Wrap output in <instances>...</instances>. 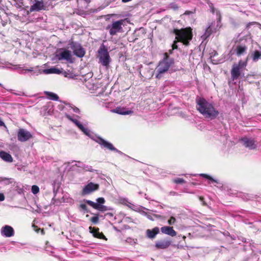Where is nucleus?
<instances>
[{
    "instance_id": "c03bdc74",
    "label": "nucleus",
    "mask_w": 261,
    "mask_h": 261,
    "mask_svg": "<svg viewBox=\"0 0 261 261\" xmlns=\"http://www.w3.org/2000/svg\"><path fill=\"white\" fill-rule=\"evenodd\" d=\"M73 111L75 113H79L80 110L77 108H75L73 109Z\"/></svg>"
},
{
    "instance_id": "603ef678",
    "label": "nucleus",
    "mask_w": 261,
    "mask_h": 261,
    "mask_svg": "<svg viewBox=\"0 0 261 261\" xmlns=\"http://www.w3.org/2000/svg\"><path fill=\"white\" fill-rule=\"evenodd\" d=\"M33 226L35 227H37V226H36L35 225H33Z\"/></svg>"
},
{
    "instance_id": "4c0bfd02",
    "label": "nucleus",
    "mask_w": 261,
    "mask_h": 261,
    "mask_svg": "<svg viewBox=\"0 0 261 261\" xmlns=\"http://www.w3.org/2000/svg\"><path fill=\"white\" fill-rule=\"evenodd\" d=\"M206 179H209V180H211L213 182L218 183V181H217V180L214 179L213 177H212L209 175H207Z\"/></svg>"
},
{
    "instance_id": "dca6fc26",
    "label": "nucleus",
    "mask_w": 261,
    "mask_h": 261,
    "mask_svg": "<svg viewBox=\"0 0 261 261\" xmlns=\"http://www.w3.org/2000/svg\"><path fill=\"white\" fill-rule=\"evenodd\" d=\"M161 231L162 233L167 234L172 237H175L177 234V232L172 226H165L161 228Z\"/></svg>"
},
{
    "instance_id": "37998d69",
    "label": "nucleus",
    "mask_w": 261,
    "mask_h": 261,
    "mask_svg": "<svg viewBox=\"0 0 261 261\" xmlns=\"http://www.w3.org/2000/svg\"><path fill=\"white\" fill-rule=\"evenodd\" d=\"M164 56H165V58L163 60H167V59H169L168 54L167 53H165Z\"/></svg>"
},
{
    "instance_id": "39448f33",
    "label": "nucleus",
    "mask_w": 261,
    "mask_h": 261,
    "mask_svg": "<svg viewBox=\"0 0 261 261\" xmlns=\"http://www.w3.org/2000/svg\"><path fill=\"white\" fill-rule=\"evenodd\" d=\"M125 19H120L114 21L112 24L109 25L107 29L109 30V34L111 36L116 35L118 33L123 32L122 25H124Z\"/></svg>"
},
{
    "instance_id": "f257e3e1",
    "label": "nucleus",
    "mask_w": 261,
    "mask_h": 261,
    "mask_svg": "<svg viewBox=\"0 0 261 261\" xmlns=\"http://www.w3.org/2000/svg\"><path fill=\"white\" fill-rule=\"evenodd\" d=\"M197 110L205 118L211 120L216 118L219 115V112L215 109L213 105L206 101L204 98L196 99Z\"/></svg>"
},
{
    "instance_id": "e433bc0d",
    "label": "nucleus",
    "mask_w": 261,
    "mask_h": 261,
    "mask_svg": "<svg viewBox=\"0 0 261 261\" xmlns=\"http://www.w3.org/2000/svg\"><path fill=\"white\" fill-rule=\"evenodd\" d=\"M177 40H175L172 45V49H175L178 48V46L177 45Z\"/></svg>"
},
{
    "instance_id": "f704fd0d",
    "label": "nucleus",
    "mask_w": 261,
    "mask_h": 261,
    "mask_svg": "<svg viewBox=\"0 0 261 261\" xmlns=\"http://www.w3.org/2000/svg\"><path fill=\"white\" fill-rule=\"evenodd\" d=\"M96 201L98 203L97 204H101L105 202V200L103 197H99L96 199Z\"/></svg>"
},
{
    "instance_id": "cd10ccee",
    "label": "nucleus",
    "mask_w": 261,
    "mask_h": 261,
    "mask_svg": "<svg viewBox=\"0 0 261 261\" xmlns=\"http://www.w3.org/2000/svg\"><path fill=\"white\" fill-rule=\"evenodd\" d=\"M173 182L176 184H184L186 183V180L181 178H176L173 179Z\"/></svg>"
},
{
    "instance_id": "4be33fe9",
    "label": "nucleus",
    "mask_w": 261,
    "mask_h": 261,
    "mask_svg": "<svg viewBox=\"0 0 261 261\" xmlns=\"http://www.w3.org/2000/svg\"><path fill=\"white\" fill-rule=\"evenodd\" d=\"M247 49V47L245 45H238L236 48L237 55L238 56H240L241 55L244 54L246 51Z\"/></svg>"
},
{
    "instance_id": "a878e982",
    "label": "nucleus",
    "mask_w": 261,
    "mask_h": 261,
    "mask_svg": "<svg viewBox=\"0 0 261 261\" xmlns=\"http://www.w3.org/2000/svg\"><path fill=\"white\" fill-rule=\"evenodd\" d=\"M212 33V29L211 26H208L205 30L204 34L203 35L202 37L204 39H206L209 37Z\"/></svg>"
},
{
    "instance_id": "9d476101",
    "label": "nucleus",
    "mask_w": 261,
    "mask_h": 261,
    "mask_svg": "<svg viewBox=\"0 0 261 261\" xmlns=\"http://www.w3.org/2000/svg\"><path fill=\"white\" fill-rule=\"evenodd\" d=\"M99 185L98 184H94L90 182L84 187L83 189L82 194L88 195L91 193L99 189Z\"/></svg>"
},
{
    "instance_id": "b1692460",
    "label": "nucleus",
    "mask_w": 261,
    "mask_h": 261,
    "mask_svg": "<svg viewBox=\"0 0 261 261\" xmlns=\"http://www.w3.org/2000/svg\"><path fill=\"white\" fill-rule=\"evenodd\" d=\"M44 93L46 95L48 96L49 97L50 99L57 101L59 100V96L55 93H54L53 92H48V91H45L44 92Z\"/></svg>"
},
{
    "instance_id": "a19ab883",
    "label": "nucleus",
    "mask_w": 261,
    "mask_h": 261,
    "mask_svg": "<svg viewBox=\"0 0 261 261\" xmlns=\"http://www.w3.org/2000/svg\"><path fill=\"white\" fill-rule=\"evenodd\" d=\"M0 126H4L5 127H6V126L5 124V123L2 121V120L1 119V118H0Z\"/></svg>"
},
{
    "instance_id": "79ce46f5",
    "label": "nucleus",
    "mask_w": 261,
    "mask_h": 261,
    "mask_svg": "<svg viewBox=\"0 0 261 261\" xmlns=\"http://www.w3.org/2000/svg\"><path fill=\"white\" fill-rule=\"evenodd\" d=\"M106 216H108L109 217H113L114 216V215L112 213H107L105 215Z\"/></svg>"
},
{
    "instance_id": "ea45409f",
    "label": "nucleus",
    "mask_w": 261,
    "mask_h": 261,
    "mask_svg": "<svg viewBox=\"0 0 261 261\" xmlns=\"http://www.w3.org/2000/svg\"><path fill=\"white\" fill-rule=\"evenodd\" d=\"M5 200V196L4 194L0 193V201H2Z\"/></svg>"
},
{
    "instance_id": "49530a36",
    "label": "nucleus",
    "mask_w": 261,
    "mask_h": 261,
    "mask_svg": "<svg viewBox=\"0 0 261 261\" xmlns=\"http://www.w3.org/2000/svg\"><path fill=\"white\" fill-rule=\"evenodd\" d=\"M200 175L205 178H206L208 175L206 174H201Z\"/></svg>"
},
{
    "instance_id": "5701e85b",
    "label": "nucleus",
    "mask_w": 261,
    "mask_h": 261,
    "mask_svg": "<svg viewBox=\"0 0 261 261\" xmlns=\"http://www.w3.org/2000/svg\"><path fill=\"white\" fill-rule=\"evenodd\" d=\"M73 122L85 134H87V129L83 125V124L77 120L74 119L72 120Z\"/></svg>"
},
{
    "instance_id": "72a5a7b5",
    "label": "nucleus",
    "mask_w": 261,
    "mask_h": 261,
    "mask_svg": "<svg viewBox=\"0 0 261 261\" xmlns=\"http://www.w3.org/2000/svg\"><path fill=\"white\" fill-rule=\"evenodd\" d=\"M208 4L209 5V7L211 9V12L213 13V14H214L215 13V8H214V6L213 5V4L210 2V3H208Z\"/></svg>"
},
{
    "instance_id": "58836bf2",
    "label": "nucleus",
    "mask_w": 261,
    "mask_h": 261,
    "mask_svg": "<svg viewBox=\"0 0 261 261\" xmlns=\"http://www.w3.org/2000/svg\"><path fill=\"white\" fill-rule=\"evenodd\" d=\"M36 231L38 232L39 231L40 232H41L42 234H45V231L43 229H41V228H38L36 230Z\"/></svg>"
},
{
    "instance_id": "c9c22d12",
    "label": "nucleus",
    "mask_w": 261,
    "mask_h": 261,
    "mask_svg": "<svg viewBox=\"0 0 261 261\" xmlns=\"http://www.w3.org/2000/svg\"><path fill=\"white\" fill-rule=\"evenodd\" d=\"M199 200L202 202V205L203 206H206L207 203L204 200V198L203 196H199Z\"/></svg>"
},
{
    "instance_id": "4468645a",
    "label": "nucleus",
    "mask_w": 261,
    "mask_h": 261,
    "mask_svg": "<svg viewBox=\"0 0 261 261\" xmlns=\"http://www.w3.org/2000/svg\"><path fill=\"white\" fill-rule=\"evenodd\" d=\"M171 244V241L168 239L158 241L155 243V246L157 249H165Z\"/></svg>"
},
{
    "instance_id": "a18cd8bd",
    "label": "nucleus",
    "mask_w": 261,
    "mask_h": 261,
    "mask_svg": "<svg viewBox=\"0 0 261 261\" xmlns=\"http://www.w3.org/2000/svg\"><path fill=\"white\" fill-rule=\"evenodd\" d=\"M8 178H4V177H0V182L5 181L6 180H8Z\"/></svg>"
},
{
    "instance_id": "09e8293b",
    "label": "nucleus",
    "mask_w": 261,
    "mask_h": 261,
    "mask_svg": "<svg viewBox=\"0 0 261 261\" xmlns=\"http://www.w3.org/2000/svg\"><path fill=\"white\" fill-rule=\"evenodd\" d=\"M191 13V12L190 11H187L185 12V14H190Z\"/></svg>"
},
{
    "instance_id": "0eeeda50",
    "label": "nucleus",
    "mask_w": 261,
    "mask_h": 261,
    "mask_svg": "<svg viewBox=\"0 0 261 261\" xmlns=\"http://www.w3.org/2000/svg\"><path fill=\"white\" fill-rule=\"evenodd\" d=\"M69 44L70 45L75 56L79 58H82L85 56V50L80 43L71 40Z\"/></svg>"
},
{
    "instance_id": "ddd939ff",
    "label": "nucleus",
    "mask_w": 261,
    "mask_h": 261,
    "mask_svg": "<svg viewBox=\"0 0 261 261\" xmlns=\"http://www.w3.org/2000/svg\"><path fill=\"white\" fill-rule=\"evenodd\" d=\"M45 9V7L42 1L35 0V3L31 6L30 11V12L40 11Z\"/></svg>"
},
{
    "instance_id": "f03ea898",
    "label": "nucleus",
    "mask_w": 261,
    "mask_h": 261,
    "mask_svg": "<svg viewBox=\"0 0 261 261\" xmlns=\"http://www.w3.org/2000/svg\"><path fill=\"white\" fill-rule=\"evenodd\" d=\"M173 33L175 35V39L177 41L182 43L187 46L190 45V41L193 38L192 29L190 27L180 30L174 29Z\"/></svg>"
},
{
    "instance_id": "6ab92c4d",
    "label": "nucleus",
    "mask_w": 261,
    "mask_h": 261,
    "mask_svg": "<svg viewBox=\"0 0 261 261\" xmlns=\"http://www.w3.org/2000/svg\"><path fill=\"white\" fill-rule=\"evenodd\" d=\"M160 233V229L158 227H155L152 229H148L146 231V237L149 239H154Z\"/></svg>"
},
{
    "instance_id": "aec40b11",
    "label": "nucleus",
    "mask_w": 261,
    "mask_h": 261,
    "mask_svg": "<svg viewBox=\"0 0 261 261\" xmlns=\"http://www.w3.org/2000/svg\"><path fill=\"white\" fill-rule=\"evenodd\" d=\"M0 158L6 162L12 163L13 162L12 155L9 153L3 150L0 151Z\"/></svg>"
},
{
    "instance_id": "c85d7f7f",
    "label": "nucleus",
    "mask_w": 261,
    "mask_h": 261,
    "mask_svg": "<svg viewBox=\"0 0 261 261\" xmlns=\"http://www.w3.org/2000/svg\"><path fill=\"white\" fill-rule=\"evenodd\" d=\"M90 221L94 224H97L99 221V218L97 214H96L95 216L92 217L90 219Z\"/></svg>"
},
{
    "instance_id": "f8f14e48",
    "label": "nucleus",
    "mask_w": 261,
    "mask_h": 261,
    "mask_svg": "<svg viewBox=\"0 0 261 261\" xmlns=\"http://www.w3.org/2000/svg\"><path fill=\"white\" fill-rule=\"evenodd\" d=\"M96 142L103 148L112 151H117V149L113 146L112 144L105 140L102 138L98 137L96 140Z\"/></svg>"
},
{
    "instance_id": "393cba45",
    "label": "nucleus",
    "mask_w": 261,
    "mask_h": 261,
    "mask_svg": "<svg viewBox=\"0 0 261 261\" xmlns=\"http://www.w3.org/2000/svg\"><path fill=\"white\" fill-rule=\"evenodd\" d=\"M261 58V51L256 50L252 54V58L254 62H256Z\"/></svg>"
},
{
    "instance_id": "9b49d317",
    "label": "nucleus",
    "mask_w": 261,
    "mask_h": 261,
    "mask_svg": "<svg viewBox=\"0 0 261 261\" xmlns=\"http://www.w3.org/2000/svg\"><path fill=\"white\" fill-rule=\"evenodd\" d=\"M241 141L243 142V145L245 147L249 149L252 150L256 148V141L254 139L244 137L242 138Z\"/></svg>"
},
{
    "instance_id": "1a4fd4ad",
    "label": "nucleus",
    "mask_w": 261,
    "mask_h": 261,
    "mask_svg": "<svg viewBox=\"0 0 261 261\" xmlns=\"http://www.w3.org/2000/svg\"><path fill=\"white\" fill-rule=\"evenodd\" d=\"M60 50V52L56 56L59 60H65L72 62V55L70 50L64 48H61Z\"/></svg>"
},
{
    "instance_id": "423d86ee",
    "label": "nucleus",
    "mask_w": 261,
    "mask_h": 261,
    "mask_svg": "<svg viewBox=\"0 0 261 261\" xmlns=\"http://www.w3.org/2000/svg\"><path fill=\"white\" fill-rule=\"evenodd\" d=\"M247 66V61L240 60L238 64L232 65L230 71L231 79L233 81L237 80L241 74V69Z\"/></svg>"
},
{
    "instance_id": "c756f323",
    "label": "nucleus",
    "mask_w": 261,
    "mask_h": 261,
    "mask_svg": "<svg viewBox=\"0 0 261 261\" xmlns=\"http://www.w3.org/2000/svg\"><path fill=\"white\" fill-rule=\"evenodd\" d=\"M176 221L175 218L173 216L170 217L169 219L168 220V223L170 225H173Z\"/></svg>"
},
{
    "instance_id": "412c9836",
    "label": "nucleus",
    "mask_w": 261,
    "mask_h": 261,
    "mask_svg": "<svg viewBox=\"0 0 261 261\" xmlns=\"http://www.w3.org/2000/svg\"><path fill=\"white\" fill-rule=\"evenodd\" d=\"M112 112L120 115H128L133 113L131 110H127L125 108L118 107L112 110Z\"/></svg>"
},
{
    "instance_id": "bb28decb",
    "label": "nucleus",
    "mask_w": 261,
    "mask_h": 261,
    "mask_svg": "<svg viewBox=\"0 0 261 261\" xmlns=\"http://www.w3.org/2000/svg\"><path fill=\"white\" fill-rule=\"evenodd\" d=\"M45 72L46 73H47V74L59 73L60 72V71L58 69H57L56 68H51L46 69L45 70Z\"/></svg>"
},
{
    "instance_id": "20e7f679",
    "label": "nucleus",
    "mask_w": 261,
    "mask_h": 261,
    "mask_svg": "<svg viewBox=\"0 0 261 261\" xmlns=\"http://www.w3.org/2000/svg\"><path fill=\"white\" fill-rule=\"evenodd\" d=\"M99 61L102 66L108 67L111 62V58L108 49L104 44H102L98 50Z\"/></svg>"
},
{
    "instance_id": "8fccbe9b",
    "label": "nucleus",
    "mask_w": 261,
    "mask_h": 261,
    "mask_svg": "<svg viewBox=\"0 0 261 261\" xmlns=\"http://www.w3.org/2000/svg\"><path fill=\"white\" fill-rule=\"evenodd\" d=\"M115 0H110L109 3V4H110V3H111L112 2H114Z\"/></svg>"
},
{
    "instance_id": "f3484780",
    "label": "nucleus",
    "mask_w": 261,
    "mask_h": 261,
    "mask_svg": "<svg viewBox=\"0 0 261 261\" xmlns=\"http://www.w3.org/2000/svg\"><path fill=\"white\" fill-rule=\"evenodd\" d=\"M85 202L94 209L97 210L99 211L105 212L108 210V208L106 206L102 204H97L92 201L89 200H85Z\"/></svg>"
},
{
    "instance_id": "3c124183",
    "label": "nucleus",
    "mask_w": 261,
    "mask_h": 261,
    "mask_svg": "<svg viewBox=\"0 0 261 261\" xmlns=\"http://www.w3.org/2000/svg\"><path fill=\"white\" fill-rule=\"evenodd\" d=\"M182 238H183L184 240H185V239H186V236H183V237H182Z\"/></svg>"
},
{
    "instance_id": "6e6552de",
    "label": "nucleus",
    "mask_w": 261,
    "mask_h": 261,
    "mask_svg": "<svg viewBox=\"0 0 261 261\" xmlns=\"http://www.w3.org/2000/svg\"><path fill=\"white\" fill-rule=\"evenodd\" d=\"M32 137L31 134L23 128H20L18 131L17 139L20 142H25Z\"/></svg>"
},
{
    "instance_id": "7ed1b4c3",
    "label": "nucleus",
    "mask_w": 261,
    "mask_h": 261,
    "mask_svg": "<svg viewBox=\"0 0 261 261\" xmlns=\"http://www.w3.org/2000/svg\"><path fill=\"white\" fill-rule=\"evenodd\" d=\"M173 63V60L171 59L163 60L160 61L158 66L155 69V71L156 72L155 77L157 79H160L162 77V74L166 72L169 70L171 65Z\"/></svg>"
},
{
    "instance_id": "a211bd4d",
    "label": "nucleus",
    "mask_w": 261,
    "mask_h": 261,
    "mask_svg": "<svg viewBox=\"0 0 261 261\" xmlns=\"http://www.w3.org/2000/svg\"><path fill=\"white\" fill-rule=\"evenodd\" d=\"M89 231L92 233L93 236L96 238L100 239H106L105 236L102 232L99 231V228L98 227L90 226L89 227Z\"/></svg>"
},
{
    "instance_id": "2eb2a0df",
    "label": "nucleus",
    "mask_w": 261,
    "mask_h": 261,
    "mask_svg": "<svg viewBox=\"0 0 261 261\" xmlns=\"http://www.w3.org/2000/svg\"><path fill=\"white\" fill-rule=\"evenodd\" d=\"M1 234L6 237H11L14 236V230L11 226L5 225L1 229Z\"/></svg>"
},
{
    "instance_id": "473e14b6",
    "label": "nucleus",
    "mask_w": 261,
    "mask_h": 261,
    "mask_svg": "<svg viewBox=\"0 0 261 261\" xmlns=\"http://www.w3.org/2000/svg\"><path fill=\"white\" fill-rule=\"evenodd\" d=\"M80 206V207L82 210H84V211H86V212H89V211L88 210L87 206V205H86L85 204H84V203H81V204H80V206Z\"/></svg>"
},
{
    "instance_id": "2f4dec72",
    "label": "nucleus",
    "mask_w": 261,
    "mask_h": 261,
    "mask_svg": "<svg viewBox=\"0 0 261 261\" xmlns=\"http://www.w3.org/2000/svg\"><path fill=\"white\" fill-rule=\"evenodd\" d=\"M16 1V3L15 4L14 6L17 8H20L22 6V0H15Z\"/></svg>"
},
{
    "instance_id": "de8ad7c7",
    "label": "nucleus",
    "mask_w": 261,
    "mask_h": 261,
    "mask_svg": "<svg viewBox=\"0 0 261 261\" xmlns=\"http://www.w3.org/2000/svg\"><path fill=\"white\" fill-rule=\"evenodd\" d=\"M67 118L69 120H70V121H72V120H73V119H74L73 118H71L69 115H67Z\"/></svg>"
},
{
    "instance_id": "7c9ffc66",
    "label": "nucleus",
    "mask_w": 261,
    "mask_h": 261,
    "mask_svg": "<svg viewBox=\"0 0 261 261\" xmlns=\"http://www.w3.org/2000/svg\"><path fill=\"white\" fill-rule=\"evenodd\" d=\"M39 191V187L36 185H33L32 187V192L33 194H36Z\"/></svg>"
}]
</instances>
